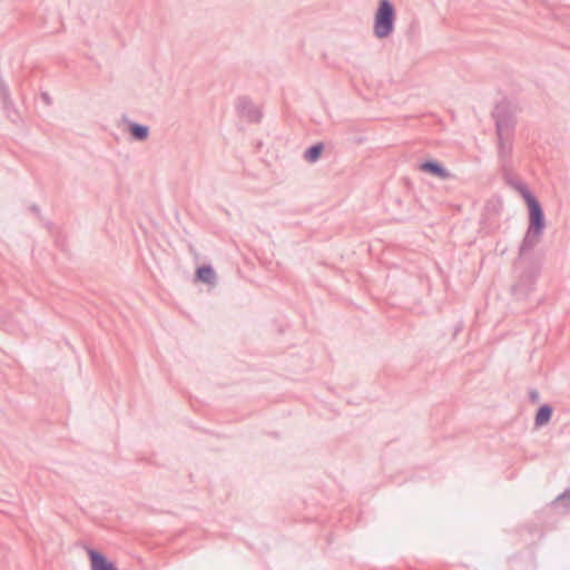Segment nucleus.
Masks as SVG:
<instances>
[{
	"label": "nucleus",
	"mask_w": 570,
	"mask_h": 570,
	"mask_svg": "<svg viewBox=\"0 0 570 570\" xmlns=\"http://www.w3.org/2000/svg\"><path fill=\"white\" fill-rule=\"evenodd\" d=\"M492 116L495 120L497 136L513 135L515 120L507 102L498 104Z\"/></svg>",
	"instance_id": "nucleus-2"
},
{
	"label": "nucleus",
	"mask_w": 570,
	"mask_h": 570,
	"mask_svg": "<svg viewBox=\"0 0 570 570\" xmlns=\"http://www.w3.org/2000/svg\"><path fill=\"white\" fill-rule=\"evenodd\" d=\"M395 8L390 0H380L374 16V35L379 39L389 37L394 30Z\"/></svg>",
	"instance_id": "nucleus-1"
},
{
	"label": "nucleus",
	"mask_w": 570,
	"mask_h": 570,
	"mask_svg": "<svg viewBox=\"0 0 570 570\" xmlns=\"http://www.w3.org/2000/svg\"><path fill=\"white\" fill-rule=\"evenodd\" d=\"M323 150L324 145L322 142L314 144L304 151V159L308 163H315L320 159Z\"/></svg>",
	"instance_id": "nucleus-15"
},
{
	"label": "nucleus",
	"mask_w": 570,
	"mask_h": 570,
	"mask_svg": "<svg viewBox=\"0 0 570 570\" xmlns=\"http://www.w3.org/2000/svg\"><path fill=\"white\" fill-rule=\"evenodd\" d=\"M529 399L532 403H537L540 400V394L537 390H531L529 392Z\"/></svg>",
	"instance_id": "nucleus-18"
},
{
	"label": "nucleus",
	"mask_w": 570,
	"mask_h": 570,
	"mask_svg": "<svg viewBox=\"0 0 570 570\" xmlns=\"http://www.w3.org/2000/svg\"><path fill=\"white\" fill-rule=\"evenodd\" d=\"M541 234L531 233V230L525 232V235L521 242L519 247V258L524 255L527 252L533 249L541 239Z\"/></svg>",
	"instance_id": "nucleus-9"
},
{
	"label": "nucleus",
	"mask_w": 570,
	"mask_h": 570,
	"mask_svg": "<svg viewBox=\"0 0 570 570\" xmlns=\"http://www.w3.org/2000/svg\"><path fill=\"white\" fill-rule=\"evenodd\" d=\"M4 109L7 111L8 118L12 122H17L20 119V116H19L18 111L14 109L12 101H11V104H8L7 108H4Z\"/></svg>",
	"instance_id": "nucleus-17"
},
{
	"label": "nucleus",
	"mask_w": 570,
	"mask_h": 570,
	"mask_svg": "<svg viewBox=\"0 0 570 570\" xmlns=\"http://www.w3.org/2000/svg\"><path fill=\"white\" fill-rule=\"evenodd\" d=\"M236 110L242 118L249 122H259L263 117L262 110L248 97L237 99Z\"/></svg>",
	"instance_id": "nucleus-5"
},
{
	"label": "nucleus",
	"mask_w": 570,
	"mask_h": 570,
	"mask_svg": "<svg viewBox=\"0 0 570 570\" xmlns=\"http://www.w3.org/2000/svg\"><path fill=\"white\" fill-rule=\"evenodd\" d=\"M512 136L513 135L498 136V154L503 166H505V161L510 158L512 153Z\"/></svg>",
	"instance_id": "nucleus-8"
},
{
	"label": "nucleus",
	"mask_w": 570,
	"mask_h": 570,
	"mask_svg": "<svg viewBox=\"0 0 570 570\" xmlns=\"http://www.w3.org/2000/svg\"><path fill=\"white\" fill-rule=\"evenodd\" d=\"M508 184L522 196L525 203H530L531 200L535 199V196L521 180L515 178H509Z\"/></svg>",
	"instance_id": "nucleus-12"
},
{
	"label": "nucleus",
	"mask_w": 570,
	"mask_h": 570,
	"mask_svg": "<svg viewBox=\"0 0 570 570\" xmlns=\"http://www.w3.org/2000/svg\"><path fill=\"white\" fill-rule=\"evenodd\" d=\"M128 132L132 139L144 141L149 137V127L142 124L128 121Z\"/></svg>",
	"instance_id": "nucleus-10"
},
{
	"label": "nucleus",
	"mask_w": 570,
	"mask_h": 570,
	"mask_svg": "<svg viewBox=\"0 0 570 570\" xmlns=\"http://www.w3.org/2000/svg\"><path fill=\"white\" fill-rule=\"evenodd\" d=\"M42 99L49 105L50 104V97L47 92H43L42 95Z\"/></svg>",
	"instance_id": "nucleus-19"
},
{
	"label": "nucleus",
	"mask_w": 570,
	"mask_h": 570,
	"mask_svg": "<svg viewBox=\"0 0 570 570\" xmlns=\"http://www.w3.org/2000/svg\"><path fill=\"white\" fill-rule=\"evenodd\" d=\"M0 95L3 102V108H7L8 104H11L10 91L2 77L0 76Z\"/></svg>",
	"instance_id": "nucleus-16"
},
{
	"label": "nucleus",
	"mask_w": 570,
	"mask_h": 570,
	"mask_svg": "<svg viewBox=\"0 0 570 570\" xmlns=\"http://www.w3.org/2000/svg\"><path fill=\"white\" fill-rule=\"evenodd\" d=\"M419 169L443 180L451 179L453 177V175L435 159H428L421 163L419 165Z\"/></svg>",
	"instance_id": "nucleus-6"
},
{
	"label": "nucleus",
	"mask_w": 570,
	"mask_h": 570,
	"mask_svg": "<svg viewBox=\"0 0 570 570\" xmlns=\"http://www.w3.org/2000/svg\"><path fill=\"white\" fill-rule=\"evenodd\" d=\"M31 210H32V212H39V208H38V206L32 205V206H31Z\"/></svg>",
	"instance_id": "nucleus-20"
},
{
	"label": "nucleus",
	"mask_w": 570,
	"mask_h": 570,
	"mask_svg": "<svg viewBox=\"0 0 570 570\" xmlns=\"http://www.w3.org/2000/svg\"><path fill=\"white\" fill-rule=\"evenodd\" d=\"M551 504L556 509H561L563 513H570V488L559 494Z\"/></svg>",
	"instance_id": "nucleus-14"
},
{
	"label": "nucleus",
	"mask_w": 570,
	"mask_h": 570,
	"mask_svg": "<svg viewBox=\"0 0 570 570\" xmlns=\"http://www.w3.org/2000/svg\"><path fill=\"white\" fill-rule=\"evenodd\" d=\"M196 278L205 284H213L216 278V273L210 265H202L196 269Z\"/></svg>",
	"instance_id": "nucleus-13"
},
{
	"label": "nucleus",
	"mask_w": 570,
	"mask_h": 570,
	"mask_svg": "<svg viewBox=\"0 0 570 570\" xmlns=\"http://www.w3.org/2000/svg\"><path fill=\"white\" fill-rule=\"evenodd\" d=\"M538 277V269L534 266L528 267L519 277V281L512 286V294L517 299L525 298L531 291Z\"/></svg>",
	"instance_id": "nucleus-3"
},
{
	"label": "nucleus",
	"mask_w": 570,
	"mask_h": 570,
	"mask_svg": "<svg viewBox=\"0 0 570 570\" xmlns=\"http://www.w3.org/2000/svg\"><path fill=\"white\" fill-rule=\"evenodd\" d=\"M528 210H529V226L528 230H531V233L535 234H543V230L546 228V218L543 214V209L541 207V204L535 198L531 200L530 203H527Z\"/></svg>",
	"instance_id": "nucleus-4"
},
{
	"label": "nucleus",
	"mask_w": 570,
	"mask_h": 570,
	"mask_svg": "<svg viewBox=\"0 0 570 570\" xmlns=\"http://www.w3.org/2000/svg\"><path fill=\"white\" fill-rule=\"evenodd\" d=\"M87 552L90 559L91 570H117L115 563L108 561L101 552L90 548Z\"/></svg>",
	"instance_id": "nucleus-7"
},
{
	"label": "nucleus",
	"mask_w": 570,
	"mask_h": 570,
	"mask_svg": "<svg viewBox=\"0 0 570 570\" xmlns=\"http://www.w3.org/2000/svg\"><path fill=\"white\" fill-rule=\"evenodd\" d=\"M552 413H553V409L551 405L542 404L535 413L534 425L537 428H541V426L548 424L551 420Z\"/></svg>",
	"instance_id": "nucleus-11"
}]
</instances>
